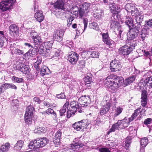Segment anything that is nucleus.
Segmentation results:
<instances>
[{
    "instance_id": "nucleus-18",
    "label": "nucleus",
    "mask_w": 152,
    "mask_h": 152,
    "mask_svg": "<svg viewBox=\"0 0 152 152\" xmlns=\"http://www.w3.org/2000/svg\"><path fill=\"white\" fill-rule=\"evenodd\" d=\"M39 49L38 50V53L40 54H44L45 55L48 56L49 54V50H46V47H45L43 43L41 44L40 45Z\"/></svg>"
},
{
    "instance_id": "nucleus-56",
    "label": "nucleus",
    "mask_w": 152,
    "mask_h": 152,
    "mask_svg": "<svg viewBox=\"0 0 152 152\" xmlns=\"http://www.w3.org/2000/svg\"><path fill=\"white\" fill-rule=\"evenodd\" d=\"M147 91L145 90H143L142 91L141 99H147Z\"/></svg>"
},
{
    "instance_id": "nucleus-37",
    "label": "nucleus",
    "mask_w": 152,
    "mask_h": 152,
    "mask_svg": "<svg viewBox=\"0 0 152 152\" xmlns=\"http://www.w3.org/2000/svg\"><path fill=\"white\" fill-rule=\"evenodd\" d=\"M121 124L122 129H123L125 127H127L131 121H129V120L125 118L123 120H121Z\"/></svg>"
},
{
    "instance_id": "nucleus-4",
    "label": "nucleus",
    "mask_w": 152,
    "mask_h": 152,
    "mask_svg": "<svg viewBox=\"0 0 152 152\" xmlns=\"http://www.w3.org/2000/svg\"><path fill=\"white\" fill-rule=\"evenodd\" d=\"M34 110V107L31 105L28 106L26 108L24 118L25 122L27 124H30L31 123L32 116Z\"/></svg>"
},
{
    "instance_id": "nucleus-16",
    "label": "nucleus",
    "mask_w": 152,
    "mask_h": 152,
    "mask_svg": "<svg viewBox=\"0 0 152 152\" xmlns=\"http://www.w3.org/2000/svg\"><path fill=\"white\" fill-rule=\"evenodd\" d=\"M129 29L130 31L127 34L128 39L127 41L133 40V39L138 36V33L137 31L136 32L132 29V28H129Z\"/></svg>"
},
{
    "instance_id": "nucleus-42",
    "label": "nucleus",
    "mask_w": 152,
    "mask_h": 152,
    "mask_svg": "<svg viewBox=\"0 0 152 152\" xmlns=\"http://www.w3.org/2000/svg\"><path fill=\"white\" fill-rule=\"evenodd\" d=\"M45 47H46V50H49V52L51 51H50V48L51 49V47L52 46L53 41H50L45 42L43 43Z\"/></svg>"
},
{
    "instance_id": "nucleus-6",
    "label": "nucleus",
    "mask_w": 152,
    "mask_h": 152,
    "mask_svg": "<svg viewBox=\"0 0 152 152\" xmlns=\"http://www.w3.org/2000/svg\"><path fill=\"white\" fill-rule=\"evenodd\" d=\"M15 0H3L0 3V9L3 11L11 9Z\"/></svg>"
},
{
    "instance_id": "nucleus-57",
    "label": "nucleus",
    "mask_w": 152,
    "mask_h": 152,
    "mask_svg": "<svg viewBox=\"0 0 152 152\" xmlns=\"http://www.w3.org/2000/svg\"><path fill=\"white\" fill-rule=\"evenodd\" d=\"M12 79L14 82L17 83H21L23 82V80L22 78L16 77L15 76L12 77Z\"/></svg>"
},
{
    "instance_id": "nucleus-26",
    "label": "nucleus",
    "mask_w": 152,
    "mask_h": 152,
    "mask_svg": "<svg viewBox=\"0 0 152 152\" xmlns=\"http://www.w3.org/2000/svg\"><path fill=\"white\" fill-rule=\"evenodd\" d=\"M132 138L131 137H127L125 139V141H124V146L126 149H128L131 144Z\"/></svg>"
},
{
    "instance_id": "nucleus-47",
    "label": "nucleus",
    "mask_w": 152,
    "mask_h": 152,
    "mask_svg": "<svg viewBox=\"0 0 152 152\" xmlns=\"http://www.w3.org/2000/svg\"><path fill=\"white\" fill-rule=\"evenodd\" d=\"M34 133H41L44 132L45 131V129L42 127H37L34 130Z\"/></svg>"
},
{
    "instance_id": "nucleus-44",
    "label": "nucleus",
    "mask_w": 152,
    "mask_h": 152,
    "mask_svg": "<svg viewBox=\"0 0 152 152\" xmlns=\"http://www.w3.org/2000/svg\"><path fill=\"white\" fill-rule=\"evenodd\" d=\"M11 52L12 54H15L18 55L23 54L24 53V52L23 50L15 48L12 50Z\"/></svg>"
},
{
    "instance_id": "nucleus-12",
    "label": "nucleus",
    "mask_w": 152,
    "mask_h": 152,
    "mask_svg": "<svg viewBox=\"0 0 152 152\" xmlns=\"http://www.w3.org/2000/svg\"><path fill=\"white\" fill-rule=\"evenodd\" d=\"M64 32L62 29H58L56 30L53 35V39L58 42H61L62 39Z\"/></svg>"
},
{
    "instance_id": "nucleus-58",
    "label": "nucleus",
    "mask_w": 152,
    "mask_h": 152,
    "mask_svg": "<svg viewBox=\"0 0 152 152\" xmlns=\"http://www.w3.org/2000/svg\"><path fill=\"white\" fill-rule=\"evenodd\" d=\"M61 132L60 130H59L56 133L55 138L60 139L61 136Z\"/></svg>"
},
{
    "instance_id": "nucleus-14",
    "label": "nucleus",
    "mask_w": 152,
    "mask_h": 152,
    "mask_svg": "<svg viewBox=\"0 0 152 152\" xmlns=\"http://www.w3.org/2000/svg\"><path fill=\"white\" fill-rule=\"evenodd\" d=\"M51 4L53 5L55 9L64 10V0H58L54 3H51Z\"/></svg>"
},
{
    "instance_id": "nucleus-53",
    "label": "nucleus",
    "mask_w": 152,
    "mask_h": 152,
    "mask_svg": "<svg viewBox=\"0 0 152 152\" xmlns=\"http://www.w3.org/2000/svg\"><path fill=\"white\" fill-rule=\"evenodd\" d=\"M141 28V25L140 24H137V25L135 26L133 25V26L132 28V29L134 31H135L136 32H137L138 33L140 29Z\"/></svg>"
},
{
    "instance_id": "nucleus-21",
    "label": "nucleus",
    "mask_w": 152,
    "mask_h": 152,
    "mask_svg": "<svg viewBox=\"0 0 152 152\" xmlns=\"http://www.w3.org/2000/svg\"><path fill=\"white\" fill-rule=\"evenodd\" d=\"M113 76L112 75L108 76L104 81V85L106 87L108 88H109L111 85L114 82L113 79Z\"/></svg>"
},
{
    "instance_id": "nucleus-8",
    "label": "nucleus",
    "mask_w": 152,
    "mask_h": 152,
    "mask_svg": "<svg viewBox=\"0 0 152 152\" xmlns=\"http://www.w3.org/2000/svg\"><path fill=\"white\" fill-rule=\"evenodd\" d=\"M67 60L72 64H75L78 59L79 55L74 52L71 51L68 54Z\"/></svg>"
},
{
    "instance_id": "nucleus-48",
    "label": "nucleus",
    "mask_w": 152,
    "mask_h": 152,
    "mask_svg": "<svg viewBox=\"0 0 152 152\" xmlns=\"http://www.w3.org/2000/svg\"><path fill=\"white\" fill-rule=\"evenodd\" d=\"M29 50L33 56L35 55L38 53L37 46L35 45L34 48L33 47V48L30 49Z\"/></svg>"
},
{
    "instance_id": "nucleus-55",
    "label": "nucleus",
    "mask_w": 152,
    "mask_h": 152,
    "mask_svg": "<svg viewBox=\"0 0 152 152\" xmlns=\"http://www.w3.org/2000/svg\"><path fill=\"white\" fill-rule=\"evenodd\" d=\"M90 55L93 58H98L99 56V53L97 51H93L91 53Z\"/></svg>"
},
{
    "instance_id": "nucleus-36",
    "label": "nucleus",
    "mask_w": 152,
    "mask_h": 152,
    "mask_svg": "<svg viewBox=\"0 0 152 152\" xmlns=\"http://www.w3.org/2000/svg\"><path fill=\"white\" fill-rule=\"evenodd\" d=\"M32 39L34 40V42L35 45L38 46L39 45H40L42 43V42L41 37L39 35H38L36 37Z\"/></svg>"
},
{
    "instance_id": "nucleus-11",
    "label": "nucleus",
    "mask_w": 152,
    "mask_h": 152,
    "mask_svg": "<svg viewBox=\"0 0 152 152\" xmlns=\"http://www.w3.org/2000/svg\"><path fill=\"white\" fill-rule=\"evenodd\" d=\"M15 68L16 69L20 71L24 74H28L29 72V66L23 64L18 65Z\"/></svg>"
},
{
    "instance_id": "nucleus-5",
    "label": "nucleus",
    "mask_w": 152,
    "mask_h": 152,
    "mask_svg": "<svg viewBox=\"0 0 152 152\" xmlns=\"http://www.w3.org/2000/svg\"><path fill=\"white\" fill-rule=\"evenodd\" d=\"M70 107L67 109V117L69 118L72 115H74L77 110V108L80 107V104L75 101H73L70 103Z\"/></svg>"
},
{
    "instance_id": "nucleus-50",
    "label": "nucleus",
    "mask_w": 152,
    "mask_h": 152,
    "mask_svg": "<svg viewBox=\"0 0 152 152\" xmlns=\"http://www.w3.org/2000/svg\"><path fill=\"white\" fill-rule=\"evenodd\" d=\"M131 13L132 15V16H135V17L141 14L140 11L137 8H136L135 7H134V9L133 10V11Z\"/></svg>"
},
{
    "instance_id": "nucleus-62",
    "label": "nucleus",
    "mask_w": 152,
    "mask_h": 152,
    "mask_svg": "<svg viewBox=\"0 0 152 152\" xmlns=\"http://www.w3.org/2000/svg\"><path fill=\"white\" fill-rule=\"evenodd\" d=\"M32 56H33L29 50L28 52L24 54V55L23 56V58H29V57Z\"/></svg>"
},
{
    "instance_id": "nucleus-20",
    "label": "nucleus",
    "mask_w": 152,
    "mask_h": 152,
    "mask_svg": "<svg viewBox=\"0 0 152 152\" xmlns=\"http://www.w3.org/2000/svg\"><path fill=\"white\" fill-rule=\"evenodd\" d=\"M114 82L118 85L119 87L124 85V80L122 77L115 76Z\"/></svg>"
},
{
    "instance_id": "nucleus-61",
    "label": "nucleus",
    "mask_w": 152,
    "mask_h": 152,
    "mask_svg": "<svg viewBox=\"0 0 152 152\" xmlns=\"http://www.w3.org/2000/svg\"><path fill=\"white\" fill-rule=\"evenodd\" d=\"M103 15V14L102 12L99 13H96L94 14V17L96 18H101Z\"/></svg>"
},
{
    "instance_id": "nucleus-9",
    "label": "nucleus",
    "mask_w": 152,
    "mask_h": 152,
    "mask_svg": "<svg viewBox=\"0 0 152 152\" xmlns=\"http://www.w3.org/2000/svg\"><path fill=\"white\" fill-rule=\"evenodd\" d=\"M78 104L81 106H87L90 102V98L89 96H82L78 100Z\"/></svg>"
},
{
    "instance_id": "nucleus-10",
    "label": "nucleus",
    "mask_w": 152,
    "mask_h": 152,
    "mask_svg": "<svg viewBox=\"0 0 152 152\" xmlns=\"http://www.w3.org/2000/svg\"><path fill=\"white\" fill-rule=\"evenodd\" d=\"M83 144L79 142H75L74 144H72L68 147L69 152H79V148L82 147Z\"/></svg>"
},
{
    "instance_id": "nucleus-32",
    "label": "nucleus",
    "mask_w": 152,
    "mask_h": 152,
    "mask_svg": "<svg viewBox=\"0 0 152 152\" xmlns=\"http://www.w3.org/2000/svg\"><path fill=\"white\" fill-rule=\"evenodd\" d=\"M50 73V70L46 66H43L41 69L40 74L42 76H44L46 74H49Z\"/></svg>"
},
{
    "instance_id": "nucleus-13",
    "label": "nucleus",
    "mask_w": 152,
    "mask_h": 152,
    "mask_svg": "<svg viewBox=\"0 0 152 152\" xmlns=\"http://www.w3.org/2000/svg\"><path fill=\"white\" fill-rule=\"evenodd\" d=\"M9 33L10 34L13 35L14 37L19 35V28L16 25H11L9 27Z\"/></svg>"
},
{
    "instance_id": "nucleus-1",
    "label": "nucleus",
    "mask_w": 152,
    "mask_h": 152,
    "mask_svg": "<svg viewBox=\"0 0 152 152\" xmlns=\"http://www.w3.org/2000/svg\"><path fill=\"white\" fill-rule=\"evenodd\" d=\"M137 41L132 40L127 41L126 44L120 48L119 49L120 54L123 55H127L129 54L137 45Z\"/></svg>"
},
{
    "instance_id": "nucleus-19",
    "label": "nucleus",
    "mask_w": 152,
    "mask_h": 152,
    "mask_svg": "<svg viewBox=\"0 0 152 152\" xmlns=\"http://www.w3.org/2000/svg\"><path fill=\"white\" fill-rule=\"evenodd\" d=\"M110 107V104L107 103L100 110L99 114L101 115L106 114L108 113Z\"/></svg>"
},
{
    "instance_id": "nucleus-64",
    "label": "nucleus",
    "mask_w": 152,
    "mask_h": 152,
    "mask_svg": "<svg viewBox=\"0 0 152 152\" xmlns=\"http://www.w3.org/2000/svg\"><path fill=\"white\" fill-rule=\"evenodd\" d=\"M99 152H110L109 148H102L99 149Z\"/></svg>"
},
{
    "instance_id": "nucleus-39",
    "label": "nucleus",
    "mask_w": 152,
    "mask_h": 152,
    "mask_svg": "<svg viewBox=\"0 0 152 152\" xmlns=\"http://www.w3.org/2000/svg\"><path fill=\"white\" fill-rule=\"evenodd\" d=\"M143 15L141 14L138 16H135L134 19L136 20V21L137 24H141V23L143 21Z\"/></svg>"
},
{
    "instance_id": "nucleus-54",
    "label": "nucleus",
    "mask_w": 152,
    "mask_h": 152,
    "mask_svg": "<svg viewBox=\"0 0 152 152\" xmlns=\"http://www.w3.org/2000/svg\"><path fill=\"white\" fill-rule=\"evenodd\" d=\"M74 17L72 16V15H71V14L69 15L67 20L68 23L67 24V25L68 26H70L71 25L72 22L74 20Z\"/></svg>"
},
{
    "instance_id": "nucleus-34",
    "label": "nucleus",
    "mask_w": 152,
    "mask_h": 152,
    "mask_svg": "<svg viewBox=\"0 0 152 152\" xmlns=\"http://www.w3.org/2000/svg\"><path fill=\"white\" fill-rule=\"evenodd\" d=\"M123 110V108L119 107L115 108L114 111L113 112L114 117H116L121 114Z\"/></svg>"
},
{
    "instance_id": "nucleus-43",
    "label": "nucleus",
    "mask_w": 152,
    "mask_h": 152,
    "mask_svg": "<svg viewBox=\"0 0 152 152\" xmlns=\"http://www.w3.org/2000/svg\"><path fill=\"white\" fill-rule=\"evenodd\" d=\"M147 34L146 32L144 31L143 32H141L139 33L138 38L139 39L142 41H143L145 38L147 37Z\"/></svg>"
},
{
    "instance_id": "nucleus-22",
    "label": "nucleus",
    "mask_w": 152,
    "mask_h": 152,
    "mask_svg": "<svg viewBox=\"0 0 152 152\" xmlns=\"http://www.w3.org/2000/svg\"><path fill=\"white\" fill-rule=\"evenodd\" d=\"M35 17L39 22H42L44 19L43 12L40 10L37 11L35 13Z\"/></svg>"
},
{
    "instance_id": "nucleus-2",
    "label": "nucleus",
    "mask_w": 152,
    "mask_h": 152,
    "mask_svg": "<svg viewBox=\"0 0 152 152\" xmlns=\"http://www.w3.org/2000/svg\"><path fill=\"white\" fill-rule=\"evenodd\" d=\"M48 141L45 137L37 138L34 141H31L28 146L30 149L42 148L46 145Z\"/></svg>"
},
{
    "instance_id": "nucleus-41",
    "label": "nucleus",
    "mask_w": 152,
    "mask_h": 152,
    "mask_svg": "<svg viewBox=\"0 0 152 152\" xmlns=\"http://www.w3.org/2000/svg\"><path fill=\"white\" fill-rule=\"evenodd\" d=\"M135 7L132 4H127L125 6V9L128 12H131Z\"/></svg>"
},
{
    "instance_id": "nucleus-40",
    "label": "nucleus",
    "mask_w": 152,
    "mask_h": 152,
    "mask_svg": "<svg viewBox=\"0 0 152 152\" xmlns=\"http://www.w3.org/2000/svg\"><path fill=\"white\" fill-rule=\"evenodd\" d=\"M142 148H144L148 143V140L146 137H144L141 139L140 142Z\"/></svg>"
},
{
    "instance_id": "nucleus-28",
    "label": "nucleus",
    "mask_w": 152,
    "mask_h": 152,
    "mask_svg": "<svg viewBox=\"0 0 152 152\" xmlns=\"http://www.w3.org/2000/svg\"><path fill=\"white\" fill-rule=\"evenodd\" d=\"M10 144L6 142L0 147V152L7 151L10 148Z\"/></svg>"
},
{
    "instance_id": "nucleus-23",
    "label": "nucleus",
    "mask_w": 152,
    "mask_h": 152,
    "mask_svg": "<svg viewBox=\"0 0 152 152\" xmlns=\"http://www.w3.org/2000/svg\"><path fill=\"white\" fill-rule=\"evenodd\" d=\"M124 23L129 27V28H132L133 26V20L132 18L126 16Z\"/></svg>"
},
{
    "instance_id": "nucleus-15",
    "label": "nucleus",
    "mask_w": 152,
    "mask_h": 152,
    "mask_svg": "<svg viewBox=\"0 0 152 152\" xmlns=\"http://www.w3.org/2000/svg\"><path fill=\"white\" fill-rule=\"evenodd\" d=\"M102 35L103 42L107 45L109 46L111 45L113 41L110 38L108 33H103Z\"/></svg>"
},
{
    "instance_id": "nucleus-38",
    "label": "nucleus",
    "mask_w": 152,
    "mask_h": 152,
    "mask_svg": "<svg viewBox=\"0 0 152 152\" xmlns=\"http://www.w3.org/2000/svg\"><path fill=\"white\" fill-rule=\"evenodd\" d=\"M118 87H119L118 85L115 82H113L108 88V90L112 93H113L116 90Z\"/></svg>"
},
{
    "instance_id": "nucleus-45",
    "label": "nucleus",
    "mask_w": 152,
    "mask_h": 152,
    "mask_svg": "<svg viewBox=\"0 0 152 152\" xmlns=\"http://www.w3.org/2000/svg\"><path fill=\"white\" fill-rule=\"evenodd\" d=\"M79 122L80 123V126L81 128V129H82V130H83L84 129H86L88 125V124L87 123V122L86 120H82Z\"/></svg>"
},
{
    "instance_id": "nucleus-3",
    "label": "nucleus",
    "mask_w": 152,
    "mask_h": 152,
    "mask_svg": "<svg viewBox=\"0 0 152 152\" xmlns=\"http://www.w3.org/2000/svg\"><path fill=\"white\" fill-rule=\"evenodd\" d=\"M91 4L88 3H85L79 5V15L80 17L84 16L87 17L90 9Z\"/></svg>"
},
{
    "instance_id": "nucleus-33",
    "label": "nucleus",
    "mask_w": 152,
    "mask_h": 152,
    "mask_svg": "<svg viewBox=\"0 0 152 152\" xmlns=\"http://www.w3.org/2000/svg\"><path fill=\"white\" fill-rule=\"evenodd\" d=\"M145 84L150 88H152V76L147 77L144 81Z\"/></svg>"
},
{
    "instance_id": "nucleus-49",
    "label": "nucleus",
    "mask_w": 152,
    "mask_h": 152,
    "mask_svg": "<svg viewBox=\"0 0 152 152\" xmlns=\"http://www.w3.org/2000/svg\"><path fill=\"white\" fill-rule=\"evenodd\" d=\"M72 126L77 131L82 130V129H81L80 123L79 121L74 123L73 125Z\"/></svg>"
},
{
    "instance_id": "nucleus-46",
    "label": "nucleus",
    "mask_w": 152,
    "mask_h": 152,
    "mask_svg": "<svg viewBox=\"0 0 152 152\" xmlns=\"http://www.w3.org/2000/svg\"><path fill=\"white\" fill-rule=\"evenodd\" d=\"M5 38L3 31H0V48L3 46L4 40Z\"/></svg>"
},
{
    "instance_id": "nucleus-59",
    "label": "nucleus",
    "mask_w": 152,
    "mask_h": 152,
    "mask_svg": "<svg viewBox=\"0 0 152 152\" xmlns=\"http://www.w3.org/2000/svg\"><path fill=\"white\" fill-rule=\"evenodd\" d=\"M109 7L111 12L116 15V14L115 13V12H116V7H115V6L112 4L110 5H109Z\"/></svg>"
},
{
    "instance_id": "nucleus-30",
    "label": "nucleus",
    "mask_w": 152,
    "mask_h": 152,
    "mask_svg": "<svg viewBox=\"0 0 152 152\" xmlns=\"http://www.w3.org/2000/svg\"><path fill=\"white\" fill-rule=\"evenodd\" d=\"M110 27L111 28H114L118 27L119 23L115 20L114 16L112 17L110 22Z\"/></svg>"
},
{
    "instance_id": "nucleus-25",
    "label": "nucleus",
    "mask_w": 152,
    "mask_h": 152,
    "mask_svg": "<svg viewBox=\"0 0 152 152\" xmlns=\"http://www.w3.org/2000/svg\"><path fill=\"white\" fill-rule=\"evenodd\" d=\"M23 144L24 142L22 140L18 141L14 146V149L17 151H20L23 146Z\"/></svg>"
},
{
    "instance_id": "nucleus-7",
    "label": "nucleus",
    "mask_w": 152,
    "mask_h": 152,
    "mask_svg": "<svg viewBox=\"0 0 152 152\" xmlns=\"http://www.w3.org/2000/svg\"><path fill=\"white\" fill-rule=\"evenodd\" d=\"M121 62L119 60L115 59L113 60L110 64V69L113 72L119 71L121 68Z\"/></svg>"
},
{
    "instance_id": "nucleus-17",
    "label": "nucleus",
    "mask_w": 152,
    "mask_h": 152,
    "mask_svg": "<svg viewBox=\"0 0 152 152\" xmlns=\"http://www.w3.org/2000/svg\"><path fill=\"white\" fill-rule=\"evenodd\" d=\"M121 122V120H119L117 123L113 124L111 128L108 132V134H109L110 132L115 131L116 130H119L122 129Z\"/></svg>"
},
{
    "instance_id": "nucleus-51",
    "label": "nucleus",
    "mask_w": 152,
    "mask_h": 152,
    "mask_svg": "<svg viewBox=\"0 0 152 152\" xmlns=\"http://www.w3.org/2000/svg\"><path fill=\"white\" fill-rule=\"evenodd\" d=\"M84 81L86 84H90L92 82L91 77L87 75L84 78Z\"/></svg>"
},
{
    "instance_id": "nucleus-27",
    "label": "nucleus",
    "mask_w": 152,
    "mask_h": 152,
    "mask_svg": "<svg viewBox=\"0 0 152 152\" xmlns=\"http://www.w3.org/2000/svg\"><path fill=\"white\" fill-rule=\"evenodd\" d=\"M152 27V19L146 20L145 22V24L144 26V31L145 30L147 31Z\"/></svg>"
},
{
    "instance_id": "nucleus-31",
    "label": "nucleus",
    "mask_w": 152,
    "mask_h": 152,
    "mask_svg": "<svg viewBox=\"0 0 152 152\" xmlns=\"http://www.w3.org/2000/svg\"><path fill=\"white\" fill-rule=\"evenodd\" d=\"M8 83H0V94L3 93L6 89H8Z\"/></svg>"
},
{
    "instance_id": "nucleus-52",
    "label": "nucleus",
    "mask_w": 152,
    "mask_h": 152,
    "mask_svg": "<svg viewBox=\"0 0 152 152\" xmlns=\"http://www.w3.org/2000/svg\"><path fill=\"white\" fill-rule=\"evenodd\" d=\"M90 26L91 28L95 29L96 31H98L99 29L98 26L97 24L95 22L92 23L90 25Z\"/></svg>"
},
{
    "instance_id": "nucleus-29",
    "label": "nucleus",
    "mask_w": 152,
    "mask_h": 152,
    "mask_svg": "<svg viewBox=\"0 0 152 152\" xmlns=\"http://www.w3.org/2000/svg\"><path fill=\"white\" fill-rule=\"evenodd\" d=\"M69 104V102H66L60 110H59L60 116L62 117L64 115V113L66 111V109H68Z\"/></svg>"
},
{
    "instance_id": "nucleus-35",
    "label": "nucleus",
    "mask_w": 152,
    "mask_h": 152,
    "mask_svg": "<svg viewBox=\"0 0 152 152\" xmlns=\"http://www.w3.org/2000/svg\"><path fill=\"white\" fill-rule=\"evenodd\" d=\"M56 49H53V50H51V51L49 52V55H52L53 58L54 57H56L58 58V56L60 55V52L59 51L57 50ZM48 56H50L49 55ZM59 58H58V59Z\"/></svg>"
},
{
    "instance_id": "nucleus-24",
    "label": "nucleus",
    "mask_w": 152,
    "mask_h": 152,
    "mask_svg": "<svg viewBox=\"0 0 152 152\" xmlns=\"http://www.w3.org/2000/svg\"><path fill=\"white\" fill-rule=\"evenodd\" d=\"M135 78L136 77L133 75L126 78L124 80V85L125 86H128L132 83L134 80Z\"/></svg>"
},
{
    "instance_id": "nucleus-60",
    "label": "nucleus",
    "mask_w": 152,
    "mask_h": 152,
    "mask_svg": "<svg viewBox=\"0 0 152 152\" xmlns=\"http://www.w3.org/2000/svg\"><path fill=\"white\" fill-rule=\"evenodd\" d=\"M30 34L31 37L32 39L36 37L38 35L37 32L34 30H32L30 32Z\"/></svg>"
},
{
    "instance_id": "nucleus-63",
    "label": "nucleus",
    "mask_w": 152,
    "mask_h": 152,
    "mask_svg": "<svg viewBox=\"0 0 152 152\" xmlns=\"http://www.w3.org/2000/svg\"><path fill=\"white\" fill-rule=\"evenodd\" d=\"M83 21L84 24V28L83 31H84L87 27L88 20L87 18H84L83 19Z\"/></svg>"
}]
</instances>
